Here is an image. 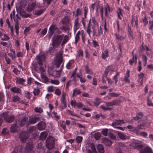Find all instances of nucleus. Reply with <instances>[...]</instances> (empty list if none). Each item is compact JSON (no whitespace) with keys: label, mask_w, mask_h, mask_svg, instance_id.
<instances>
[{"label":"nucleus","mask_w":153,"mask_h":153,"mask_svg":"<svg viewBox=\"0 0 153 153\" xmlns=\"http://www.w3.org/2000/svg\"><path fill=\"white\" fill-rule=\"evenodd\" d=\"M39 130H42L45 129L46 127V125L44 122H40L37 125Z\"/></svg>","instance_id":"2eb2a0df"},{"label":"nucleus","mask_w":153,"mask_h":153,"mask_svg":"<svg viewBox=\"0 0 153 153\" xmlns=\"http://www.w3.org/2000/svg\"><path fill=\"white\" fill-rule=\"evenodd\" d=\"M88 26L91 27L92 29L93 36H94L95 32L97 29L98 28V25L94 17H92L89 20Z\"/></svg>","instance_id":"f03ea898"},{"label":"nucleus","mask_w":153,"mask_h":153,"mask_svg":"<svg viewBox=\"0 0 153 153\" xmlns=\"http://www.w3.org/2000/svg\"><path fill=\"white\" fill-rule=\"evenodd\" d=\"M33 92L35 96H36L39 94V91L38 89H35L33 91Z\"/></svg>","instance_id":"774afa93"},{"label":"nucleus","mask_w":153,"mask_h":153,"mask_svg":"<svg viewBox=\"0 0 153 153\" xmlns=\"http://www.w3.org/2000/svg\"><path fill=\"white\" fill-rule=\"evenodd\" d=\"M61 73V71H54L52 72L48 71V74L50 76H52L53 77L56 78H58L60 76Z\"/></svg>","instance_id":"0eeeda50"},{"label":"nucleus","mask_w":153,"mask_h":153,"mask_svg":"<svg viewBox=\"0 0 153 153\" xmlns=\"http://www.w3.org/2000/svg\"><path fill=\"white\" fill-rule=\"evenodd\" d=\"M138 116H136L135 117H134V119L135 120H137L139 119H141V117H142V114L141 113H139L138 114Z\"/></svg>","instance_id":"5fc2aeb1"},{"label":"nucleus","mask_w":153,"mask_h":153,"mask_svg":"<svg viewBox=\"0 0 153 153\" xmlns=\"http://www.w3.org/2000/svg\"><path fill=\"white\" fill-rule=\"evenodd\" d=\"M54 90V87L52 86H50L48 87L47 90L48 92H53Z\"/></svg>","instance_id":"6e6d98bb"},{"label":"nucleus","mask_w":153,"mask_h":153,"mask_svg":"<svg viewBox=\"0 0 153 153\" xmlns=\"http://www.w3.org/2000/svg\"><path fill=\"white\" fill-rule=\"evenodd\" d=\"M63 35V40L61 44L62 46L65 44L66 43L68 40V36L66 35L64 36L63 35Z\"/></svg>","instance_id":"e433bc0d"},{"label":"nucleus","mask_w":153,"mask_h":153,"mask_svg":"<svg viewBox=\"0 0 153 153\" xmlns=\"http://www.w3.org/2000/svg\"><path fill=\"white\" fill-rule=\"evenodd\" d=\"M137 58L135 56H133L131 59H130L129 61V63L130 65H132L133 63H135V64L137 62Z\"/></svg>","instance_id":"ea45409f"},{"label":"nucleus","mask_w":153,"mask_h":153,"mask_svg":"<svg viewBox=\"0 0 153 153\" xmlns=\"http://www.w3.org/2000/svg\"><path fill=\"white\" fill-rule=\"evenodd\" d=\"M63 37V35L54 36L52 39V45L53 47H57L60 44Z\"/></svg>","instance_id":"f257e3e1"},{"label":"nucleus","mask_w":153,"mask_h":153,"mask_svg":"<svg viewBox=\"0 0 153 153\" xmlns=\"http://www.w3.org/2000/svg\"><path fill=\"white\" fill-rule=\"evenodd\" d=\"M4 118L6 122L10 123L14 120V117L13 115H11L10 116H8L7 117L5 116Z\"/></svg>","instance_id":"a211bd4d"},{"label":"nucleus","mask_w":153,"mask_h":153,"mask_svg":"<svg viewBox=\"0 0 153 153\" xmlns=\"http://www.w3.org/2000/svg\"><path fill=\"white\" fill-rule=\"evenodd\" d=\"M142 126H143V125L138 126L136 127H135V133L137 134H139L140 133L139 130L140 129H143L144 128H141V127Z\"/></svg>","instance_id":"473e14b6"},{"label":"nucleus","mask_w":153,"mask_h":153,"mask_svg":"<svg viewBox=\"0 0 153 153\" xmlns=\"http://www.w3.org/2000/svg\"><path fill=\"white\" fill-rule=\"evenodd\" d=\"M47 132L45 131L44 132H42L40 134V139L43 140H44L47 137Z\"/></svg>","instance_id":"7c9ffc66"},{"label":"nucleus","mask_w":153,"mask_h":153,"mask_svg":"<svg viewBox=\"0 0 153 153\" xmlns=\"http://www.w3.org/2000/svg\"><path fill=\"white\" fill-rule=\"evenodd\" d=\"M53 117L56 119L58 120L60 119L59 116L57 115V113L55 111H53Z\"/></svg>","instance_id":"680f3d73"},{"label":"nucleus","mask_w":153,"mask_h":153,"mask_svg":"<svg viewBox=\"0 0 153 153\" xmlns=\"http://www.w3.org/2000/svg\"><path fill=\"white\" fill-rule=\"evenodd\" d=\"M39 117H31L30 118L28 123L34 124L38 121Z\"/></svg>","instance_id":"f3484780"},{"label":"nucleus","mask_w":153,"mask_h":153,"mask_svg":"<svg viewBox=\"0 0 153 153\" xmlns=\"http://www.w3.org/2000/svg\"><path fill=\"white\" fill-rule=\"evenodd\" d=\"M108 137L110 139L115 140L116 139V137L115 135L112 133H110L108 134Z\"/></svg>","instance_id":"338daca9"},{"label":"nucleus","mask_w":153,"mask_h":153,"mask_svg":"<svg viewBox=\"0 0 153 153\" xmlns=\"http://www.w3.org/2000/svg\"><path fill=\"white\" fill-rule=\"evenodd\" d=\"M43 12V10H38L33 12V14L37 16H39Z\"/></svg>","instance_id":"09e8293b"},{"label":"nucleus","mask_w":153,"mask_h":153,"mask_svg":"<svg viewBox=\"0 0 153 153\" xmlns=\"http://www.w3.org/2000/svg\"><path fill=\"white\" fill-rule=\"evenodd\" d=\"M108 132V129L107 128L103 129L102 131V134L105 136L107 135Z\"/></svg>","instance_id":"052dcab7"},{"label":"nucleus","mask_w":153,"mask_h":153,"mask_svg":"<svg viewBox=\"0 0 153 153\" xmlns=\"http://www.w3.org/2000/svg\"><path fill=\"white\" fill-rule=\"evenodd\" d=\"M41 78L42 82L45 83H47L48 82V78L43 74H41Z\"/></svg>","instance_id":"4be33fe9"},{"label":"nucleus","mask_w":153,"mask_h":153,"mask_svg":"<svg viewBox=\"0 0 153 153\" xmlns=\"http://www.w3.org/2000/svg\"><path fill=\"white\" fill-rule=\"evenodd\" d=\"M114 71V69L112 66H109L107 67L105 70V74L106 76L108 73L109 72L110 74L111 75Z\"/></svg>","instance_id":"9d476101"},{"label":"nucleus","mask_w":153,"mask_h":153,"mask_svg":"<svg viewBox=\"0 0 153 153\" xmlns=\"http://www.w3.org/2000/svg\"><path fill=\"white\" fill-rule=\"evenodd\" d=\"M17 126L16 124L13 125L10 128V131L11 132L14 133L16 131Z\"/></svg>","instance_id":"72a5a7b5"},{"label":"nucleus","mask_w":153,"mask_h":153,"mask_svg":"<svg viewBox=\"0 0 153 153\" xmlns=\"http://www.w3.org/2000/svg\"><path fill=\"white\" fill-rule=\"evenodd\" d=\"M19 137L21 140L23 142H25L26 140L28 137V134L26 132H22L21 133Z\"/></svg>","instance_id":"6e6552de"},{"label":"nucleus","mask_w":153,"mask_h":153,"mask_svg":"<svg viewBox=\"0 0 153 153\" xmlns=\"http://www.w3.org/2000/svg\"><path fill=\"white\" fill-rule=\"evenodd\" d=\"M125 123L123 120H116L113 123L111 124V125L114 128H116V126L118 125H121L122 124H124Z\"/></svg>","instance_id":"9b49d317"},{"label":"nucleus","mask_w":153,"mask_h":153,"mask_svg":"<svg viewBox=\"0 0 153 153\" xmlns=\"http://www.w3.org/2000/svg\"><path fill=\"white\" fill-rule=\"evenodd\" d=\"M85 70L86 73L89 74H93L92 71L89 68L88 66L86 65L85 67Z\"/></svg>","instance_id":"37998d69"},{"label":"nucleus","mask_w":153,"mask_h":153,"mask_svg":"<svg viewBox=\"0 0 153 153\" xmlns=\"http://www.w3.org/2000/svg\"><path fill=\"white\" fill-rule=\"evenodd\" d=\"M89 149L87 150V153H97L94 144L93 143L90 144Z\"/></svg>","instance_id":"1a4fd4ad"},{"label":"nucleus","mask_w":153,"mask_h":153,"mask_svg":"<svg viewBox=\"0 0 153 153\" xmlns=\"http://www.w3.org/2000/svg\"><path fill=\"white\" fill-rule=\"evenodd\" d=\"M73 91V95H78L80 94L81 93L80 90L79 89L75 88V89H74Z\"/></svg>","instance_id":"a18cd8bd"},{"label":"nucleus","mask_w":153,"mask_h":153,"mask_svg":"<svg viewBox=\"0 0 153 153\" xmlns=\"http://www.w3.org/2000/svg\"><path fill=\"white\" fill-rule=\"evenodd\" d=\"M58 30V28L54 24H52L50 27L49 29L48 35L50 39L52 36L55 31Z\"/></svg>","instance_id":"39448f33"},{"label":"nucleus","mask_w":153,"mask_h":153,"mask_svg":"<svg viewBox=\"0 0 153 153\" xmlns=\"http://www.w3.org/2000/svg\"><path fill=\"white\" fill-rule=\"evenodd\" d=\"M144 50L146 51V53L147 55L150 58H152L153 51L149 49L146 46H145L144 48Z\"/></svg>","instance_id":"4468645a"},{"label":"nucleus","mask_w":153,"mask_h":153,"mask_svg":"<svg viewBox=\"0 0 153 153\" xmlns=\"http://www.w3.org/2000/svg\"><path fill=\"white\" fill-rule=\"evenodd\" d=\"M105 16L107 17L108 16L109 13L110 12V10L109 5L107 4L105 7Z\"/></svg>","instance_id":"393cba45"},{"label":"nucleus","mask_w":153,"mask_h":153,"mask_svg":"<svg viewBox=\"0 0 153 153\" xmlns=\"http://www.w3.org/2000/svg\"><path fill=\"white\" fill-rule=\"evenodd\" d=\"M55 141L53 138L50 137L47 138L46 141V145L47 148L49 149H52L54 146Z\"/></svg>","instance_id":"20e7f679"},{"label":"nucleus","mask_w":153,"mask_h":153,"mask_svg":"<svg viewBox=\"0 0 153 153\" xmlns=\"http://www.w3.org/2000/svg\"><path fill=\"white\" fill-rule=\"evenodd\" d=\"M115 36H116V37L117 39H118V40H122L123 39H124V38L121 36L118 35L117 34H115Z\"/></svg>","instance_id":"e2e57ef3"},{"label":"nucleus","mask_w":153,"mask_h":153,"mask_svg":"<svg viewBox=\"0 0 153 153\" xmlns=\"http://www.w3.org/2000/svg\"><path fill=\"white\" fill-rule=\"evenodd\" d=\"M79 27V25L78 22V19H76L75 21V24L74 27V32L75 33L77 30H78Z\"/></svg>","instance_id":"b1692460"},{"label":"nucleus","mask_w":153,"mask_h":153,"mask_svg":"<svg viewBox=\"0 0 153 153\" xmlns=\"http://www.w3.org/2000/svg\"><path fill=\"white\" fill-rule=\"evenodd\" d=\"M10 53H8V56L11 57L12 59H14L16 57L15 52L13 49H10Z\"/></svg>","instance_id":"aec40b11"},{"label":"nucleus","mask_w":153,"mask_h":153,"mask_svg":"<svg viewBox=\"0 0 153 153\" xmlns=\"http://www.w3.org/2000/svg\"><path fill=\"white\" fill-rule=\"evenodd\" d=\"M42 66L39 65V66L36 65L35 66V70L37 72L40 73L41 74H43L45 71V70L42 67Z\"/></svg>","instance_id":"ddd939ff"},{"label":"nucleus","mask_w":153,"mask_h":153,"mask_svg":"<svg viewBox=\"0 0 153 153\" xmlns=\"http://www.w3.org/2000/svg\"><path fill=\"white\" fill-rule=\"evenodd\" d=\"M28 120V118L27 117H25L23 118L21 120L20 122V125L21 126H22L26 124Z\"/></svg>","instance_id":"2f4dec72"},{"label":"nucleus","mask_w":153,"mask_h":153,"mask_svg":"<svg viewBox=\"0 0 153 153\" xmlns=\"http://www.w3.org/2000/svg\"><path fill=\"white\" fill-rule=\"evenodd\" d=\"M81 34V38L82 42L83 43H85V40H86V33L84 32L83 30L80 32Z\"/></svg>","instance_id":"bb28decb"},{"label":"nucleus","mask_w":153,"mask_h":153,"mask_svg":"<svg viewBox=\"0 0 153 153\" xmlns=\"http://www.w3.org/2000/svg\"><path fill=\"white\" fill-rule=\"evenodd\" d=\"M81 33L79 31L76 33V36L75 37V42L76 44L79 39V35Z\"/></svg>","instance_id":"c03bdc74"},{"label":"nucleus","mask_w":153,"mask_h":153,"mask_svg":"<svg viewBox=\"0 0 153 153\" xmlns=\"http://www.w3.org/2000/svg\"><path fill=\"white\" fill-rule=\"evenodd\" d=\"M34 111L35 112L37 113H41L43 112V109L42 108L40 107H37L34 109Z\"/></svg>","instance_id":"3c124183"},{"label":"nucleus","mask_w":153,"mask_h":153,"mask_svg":"<svg viewBox=\"0 0 153 153\" xmlns=\"http://www.w3.org/2000/svg\"><path fill=\"white\" fill-rule=\"evenodd\" d=\"M66 94L64 92H63L62 93V94L61 97V102L62 103L64 106V107H65L66 106V104H65V97H66Z\"/></svg>","instance_id":"412c9836"},{"label":"nucleus","mask_w":153,"mask_h":153,"mask_svg":"<svg viewBox=\"0 0 153 153\" xmlns=\"http://www.w3.org/2000/svg\"><path fill=\"white\" fill-rule=\"evenodd\" d=\"M140 153H152V149L149 147H146L143 149H140Z\"/></svg>","instance_id":"f8f14e48"},{"label":"nucleus","mask_w":153,"mask_h":153,"mask_svg":"<svg viewBox=\"0 0 153 153\" xmlns=\"http://www.w3.org/2000/svg\"><path fill=\"white\" fill-rule=\"evenodd\" d=\"M119 73H120L119 72H117L113 77V79L115 81L116 85L117 84V82L118 81V76L119 75Z\"/></svg>","instance_id":"58836bf2"},{"label":"nucleus","mask_w":153,"mask_h":153,"mask_svg":"<svg viewBox=\"0 0 153 153\" xmlns=\"http://www.w3.org/2000/svg\"><path fill=\"white\" fill-rule=\"evenodd\" d=\"M149 29L150 30L152 31H153V21L150 20L149 22Z\"/></svg>","instance_id":"603ef678"},{"label":"nucleus","mask_w":153,"mask_h":153,"mask_svg":"<svg viewBox=\"0 0 153 153\" xmlns=\"http://www.w3.org/2000/svg\"><path fill=\"white\" fill-rule=\"evenodd\" d=\"M142 59L143 62V64L144 66H146L147 64V57L145 55H142Z\"/></svg>","instance_id":"a19ab883"},{"label":"nucleus","mask_w":153,"mask_h":153,"mask_svg":"<svg viewBox=\"0 0 153 153\" xmlns=\"http://www.w3.org/2000/svg\"><path fill=\"white\" fill-rule=\"evenodd\" d=\"M95 101L93 102L94 105L95 106H98L100 103V100L97 98H96L95 99Z\"/></svg>","instance_id":"4c0bfd02"},{"label":"nucleus","mask_w":153,"mask_h":153,"mask_svg":"<svg viewBox=\"0 0 153 153\" xmlns=\"http://www.w3.org/2000/svg\"><path fill=\"white\" fill-rule=\"evenodd\" d=\"M102 142L107 146H110L112 144V142L111 140L105 137L102 139Z\"/></svg>","instance_id":"dca6fc26"},{"label":"nucleus","mask_w":153,"mask_h":153,"mask_svg":"<svg viewBox=\"0 0 153 153\" xmlns=\"http://www.w3.org/2000/svg\"><path fill=\"white\" fill-rule=\"evenodd\" d=\"M62 54L60 53L59 54V60L58 62L56 64V65L57 68H59L62 62Z\"/></svg>","instance_id":"c9c22d12"},{"label":"nucleus","mask_w":153,"mask_h":153,"mask_svg":"<svg viewBox=\"0 0 153 153\" xmlns=\"http://www.w3.org/2000/svg\"><path fill=\"white\" fill-rule=\"evenodd\" d=\"M36 6L35 2H32L29 4L28 5V9L29 11H31L34 9Z\"/></svg>","instance_id":"6ab92c4d"},{"label":"nucleus","mask_w":153,"mask_h":153,"mask_svg":"<svg viewBox=\"0 0 153 153\" xmlns=\"http://www.w3.org/2000/svg\"><path fill=\"white\" fill-rule=\"evenodd\" d=\"M130 146L133 148L137 149H140L142 148L141 142L138 140H134L130 144Z\"/></svg>","instance_id":"423d86ee"},{"label":"nucleus","mask_w":153,"mask_h":153,"mask_svg":"<svg viewBox=\"0 0 153 153\" xmlns=\"http://www.w3.org/2000/svg\"><path fill=\"white\" fill-rule=\"evenodd\" d=\"M91 28H92L91 27L87 26V28L86 30V32L88 34L89 36L90 37H91V33L92 32L93 34L92 30L91 31Z\"/></svg>","instance_id":"de8ad7c7"},{"label":"nucleus","mask_w":153,"mask_h":153,"mask_svg":"<svg viewBox=\"0 0 153 153\" xmlns=\"http://www.w3.org/2000/svg\"><path fill=\"white\" fill-rule=\"evenodd\" d=\"M128 36L129 37L131 38H133V33L131 31L130 28L128 29Z\"/></svg>","instance_id":"bf43d9fd"},{"label":"nucleus","mask_w":153,"mask_h":153,"mask_svg":"<svg viewBox=\"0 0 153 153\" xmlns=\"http://www.w3.org/2000/svg\"><path fill=\"white\" fill-rule=\"evenodd\" d=\"M131 24L133 26L135 27H137V21L135 19L133 18L132 19L131 21Z\"/></svg>","instance_id":"79ce46f5"},{"label":"nucleus","mask_w":153,"mask_h":153,"mask_svg":"<svg viewBox=\"0 0 153 153\" xmlns=\"http://www.w3.org/2000/svg\"><path fill=\"white\" fill-rule=\"evenodd\" d=\"M94 136L96 140H99L101 134L99 132L96 133L94 134Z\"/></svg>","instance_id":"864d4df0"},{"label":"nucleus","mask_w":153,"mask_h":153,"mask_svg":"<svg viewBox=\"0 0 153 153\" xmlns=\"http://www.w3.org/2000/svg\"><path fill=\"white\" fill-rule=\"evenodd\" d=\"M117 14L118 17L120 19H121V16H122L123 10L120 8H119L117 10Z\"/></svg>","instance_id":"f704fd0d"},{"label":"nucleus","mask_w":153,"mask_h":153,"mask_svg":"<svg viewBox=\"0 0 153 153\" xmlns=\"http://www.w3.org/2000/svg\"><path fill=\"white\" fill-rule=\"evenodd\" d=\"M83 55V52L82 50H79L78 52L77 56L79 57L82 56Z\"/></svg>","instance_id":"0e129e2a"},{"label":"nucleus","mask_w":153,"mask_h":153,"mask_svg":"<svg viewBox=\"0 0 153 153\" xmlns=\"http://www.w3.org/2000/svg\"><path fill=\"white\" fill-rule=\"evenodd\" d=\"M108 56V51L107 50H106L104 51V53H102V58L105 59Z\"/></svg>","instance_id":"8fccbe9b"},{"label":"nucleus","mask_w":153,"mask_h":153,"mask_svg":"<svg viewBox=\"0 0 153 153\" xmlns=\"http://www.w3.org/2000/svg\"><path fill=\"white\" fill-rule=\"evenodd\" d=\"M10 90L13 92L15 93H19L21 92V90L20 89L16 87L11 88Z\"/></svg>","instance_id":"c756f323"},{"label":"nucleus","mask_w":153,"mask_h":153,"mask_svg":"<svg viewBox=\"0 0 153 153\" xmlns=\"http://www.w3.org/2000/svg\"><path fill=\"white\" fill-rule=\"evenodd\" d=\"M76 140L78 143H80L82 140V137L80 136H77L76 138Z\"/></svg>","instance_id":"13d9d810"},{"label":"nucleus","mask_w":153,"mask_h":153,"mask_svg":"<svg viewBox=\"0 0 153 153\" xmlns=\"http://www.w3.org/2000/svg\"><path fill=\"white\" fill-rule=\"evenodd\" d=\"M117 134L118 136L120 139L124 140L127 139V137L123 133L120 132H118Z\"/></svg>","instance_id":"a878e982"},{"label":"nucleus","mask_w":153,"mask_h":153,"mask_svg":"<svg viewBox=\"0 0 153 153\" xmlns=\"http://www.w3.org/2000/svg\"><path fill=\"white\" fill-rule=\"evenodd\" d=\"M35 59L40 65H43L46 60V55L45 53L40 54L36 56Z\"/></svg>","instance_id":"7ed1b4c3"},{"label":"nucleus","mask_w":153,"mask_h":153,"mask_svg":"<svg viewBox=\"0 0 153 153\" xmlns=\"http://www.w3.org/2000/svg\"><path fill=\"white\" fill-rule=\"evenodd\" d=\"M1 39L2 40L7 41L9 40L10 38L6 35L4 34L3 38H1Z\"/></svg>","instance_id":"69168bd1"},{"label":"nucleus","mask_w":153,"mask_h":153,"mask_svg":"<svg viewBox=\"0 0 153 153\" xmlns=\"http://www.w3.org/2000/svg\"><path fill=\"white\" fill-rule=\"evenodd\" d=\"M20 100V98L17 96H14L13 98L12 101L13 102H16Z\"/></svg>","instance_id":"4d7b16f0"},{"label":"nucleus","mask_w":153,"mask_h":153,"mask_svg":"<svg viewBox=\"0 0 153 153\" xmlns=\"http://www.w3.org/2000/svg\"><path fill=\"white\" fill-rule=\"evenodd\" d=\"M25 80L22 78H16V82L19 84H22L23 85H25Z\"/></svg>","instance_id":"cd10ccee"},{"label":"nucleus","mask_w":153,"mask_h":153,"mask_svg":"<svg viewBox=\"0 0 153 153\" xmlns=\"http://www.w3.org/2000/svg\"><path fill=\"white\" fill-rule=\"evenodd\" d=\"M98 151L100 153H104V150L102 146L100 144L98 145L97 146Z\"/></svg>","instance_id":"c85d7f7f"},{"label":"nucleus","mask_w":153,"mask_h":153,"mask_svg":"<svg viewBox=\"0 0 153 153\" xmlns=\"http://www.w3.org/2000/svg\"><path fill=\"white\" fill-rule=\"evenodd\" d=\"M105 103L107 106H111L117 104V100H114L111 102H105Z\"/></svg>","instance_id":"5701e85b"},{"label":"nucleus","mask_w":153,"mask_h":153,"mask_svg":"<svg viewBox=\"0 0 153 153\" xmlns=\"http://www.w3.org/2000/svg\"><path fill=\"white\" fill-rule=\"evenodd\" d=\"M50 82L51 83L56 85H59L60 82L59 80L55 79H51L50 80Z\"/></svg>","instance_id":"49530a36"}]
</instances>
